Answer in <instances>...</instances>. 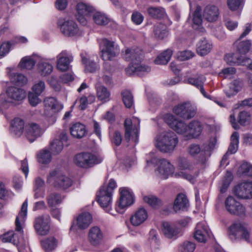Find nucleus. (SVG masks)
<instances>
[{"label": "nucleus", "mask_w": 252, "mask_h": 252, "mask_svg": "<svg viewBox=\"0 0 252 252\" xmlns=\"http://www.w3.org/2000/svg\"><path fill=\"white\" fill-rule=\"evenodd\" d=\"M154 32L157 38L162 39L168 35V32L165 25L158 23L154 26Z\"/></svg>", "instance_id": "nucleus-42"}, {"label": "nucleus", "mask_w": 252, "mask_h": 252, "mask_svg": "<svg viewBox=\"0 0 252 252\" xmlns=\"http://www.w3.org/2000/svg\"><path fill=\"white\" fill-rule=\"evenodd\" d=\"M196 246L195 244L190 241H185L179 247V252H193Z\"/></svg>", "instance_id": "nucleus-56"}, {"label": "nucleus", "mask_w": 252, "mask_h": 252, "mask_svg": "<svg viewBox=\"0 0 252 252\" xmlns=\"http://www.w3.org/2000/svg\"><path fill=\"white\" fill-rule=\"evenodd\" d=\"M123 102L127 108H130L133 104V96L129 91H124L122 93Z\"/></svg>", "instance_id": "nucleus-54"}, {"label": "nucleus", "mask_w": 252, "mask_h": 252, "mask_svg": "<svg viewBox=\"0 0 252 252\" xmlns=\"http://www.w3.org/2000/svg\"><path fill=\"white\" fill-rule=\"evenodd\" d=\"M45 111L47 115H52L62 109V106L53 97H48L44 100Z\"/></svg>", "instance_id": "nucleus-21"}, {"label": "nucleus", "mask_w": 252, "mask_h": 252, "mask_svg": "<svg viewBox=\"0 0 252 252\" xmlns=\"http://www.w3.org/2000/svg\"><path fill=\"white\" fill-rule=\"evenodd\" d=\"M194 238L199 242L205 243L209 237L208 227L203 223H197L194 235Z\"/></svg>", "instance_id": "nucleus-23"}, {"label": "nucleus", "mask_w": 252, "mask_h": 252, "mask_svg": "<svg viewBox=\"0 0 252 252\" xmlns=\"http://www.w3.org/2000/svg\"><path fill=\"white\" fill-rule=\"evenodd\" d=\"M63 147V143L58 139H55L50 143V150L54 155L59 154Z\"/></svg>", "instance_id": "nucleus-53"}, {"label": "nucleus", "mask_w": 252, "mask_h": 252, "mask_svg": "<svg viewBox=\"0 0 252 252\" xmlns=\"http://www.w3.org/2000/svg\"><path fill=\"white\" fill-rule=\"evenodd\" d=\"M213 48L212 42L206 38L200 40L196 45V52L198 55L203 56L210 52Z\"/></svg>", "instance_id": "nucleus-30"}, {"label": "nucleus", "mask_w": 252, "mask_h": 252, "mask_svg": "<svg viewBox=\"0 0 252 252\" xmlns=\"http://www.w3.org/2000/svg\"><path fill=\"white\" fill-rule=\"evenodd\" d=\"M231 239L243 238L249 242V234L246 226L240 222L233 224L229 228Z\"/></svg>", "instance_id": "nucleus-11"}, {"label": "nucleus", "mask_w": 252, "mask_h": 252, "mask_svg": "<svg viewBox=\"0 0 252 252\" xmlns=\"http://www.w3.org/2000/svg\"><path fill=\"white\" fill-rule=\"evenodd\" d=\"M189 206V201L186 196L183 194H179L174 201L173 209L175 212L184 211Z\"/></svg>", "instance_id": "nucleus-35"}, {"label": "nucleus", "mask_w": 252, "mask_h": 252, "mask_svg": "<svg viewBox=\"0 0 252 252\" xmlns=\"http://www.w3.org/2000/svg\"><path fill=\"white\" fill-rule=\"evenodd\" d=\"M147 218L148 213L146 210L141 208L131 217L130 221L133 225L138 226L143 223Z\"/></svg>", "instance_id": "nucleus-26"}, {"label": "nucleus", "mask_w": 252, "mask_h": 252, "mask_svg": "<svg viewBox=\"0 0 252 252\" xmlns=\"http://www.w3.org/2000/svg\"><path fill=\"white\" fill-rule=\"evenodd\" d=\"M92 221V217L88 212L81 214L77 219V225L79 228L86 229L90 225Z\"/></svg>", "instance_id": "nucleus-38"}, {"label": "nucleus", "mask_w": 252, "mask_h": 252, "mask_svg": "<svg viewBox=\"0 0 252 252\" xmlns=\"http://www.w3.org/2000/svg\"><path fill=\"white\" fill-rule=\"evenodd\" d=\"M166 122L169 126L179 134L186 136L188 126L182 121L177 120L173 115H167Z\"/></svg>", "instance_id": "nucleus-14"}, {"label": "nucleus", "mask_w": 252, "mask_h": 252, "mask_svg": "<svg viewBox=\"0 0 252 252\" xmlns=\"http://www.w3.org/2000/svg\"><path fill=\"white\" fill-rule=\"evenodd\" d=\"M40 57L36 55L32 56H26L23 58L19 63V66L21 68L26 69H31L35 65Z\"/></svg>", "instance_id": "nucleus-36"}, {"label": "nucleus", "mask_w": 252, "mask_h": 252, "mask_svg": "<svg viewBox=\"0 0 252 252\" xmlns=\"http://www.w3.org/2000/svg\"><path fill=\"white\" fill-rule=\"evenodd\" d=\"M240 170L245 175L252 177V165L250 164L247 162L243 163Z\"/></svg>", "instance_id": "nucleus-64"}, {"label": "nucleus", "mask_w": 252, "mask_h": 252, "mask_svg": "<svg viewBox=\"0 0 252 252\" xmlns=\"http://www.w3.org/2000/svg\"><path fill=\"white\" fill-rule=\"evenodd\" d=\"M201 7L197 6L194 11L193 18V27L194 29H197L202 23V18L201 15Z\"/></svg>", "instance_id": "nucleus-58"}, {"label": "nucleus", "mask_w": 252, "mask_h": 252, "mask_svg": "<svg viewBox=\"0 0 252 252\" xmlns=\"http://www.w3.org/2000/svg\"><path fill=\"white\" fill-rule=\"evenodd\" d=\"M64 196L58 192L50 193L46 197L48 206L50 207H55L61 204L64 199Z\"/></svg>", "instance_id": "nucleus-40"}, {"label": "nucleus", "mask_w": 252, "mask_h": 252, "mask_svg": "<svg viewBox=\"0 0 252 252\" xmlns=\"http://www.w3.org/2000/svg\"><path fill=\"white\" fill-rule=\"evenodd\" d=\"M46 182L52 185L55 189L63 190L72 185L71 179L59 170L50 171L47 176Z\"/></svg>", "instance_id": "nucleus-2"}, {"label": "nucleus", "mask_w": 252, "mask_h": 252, "mask_svg": "<svg viewBox=\"0 0 252 252\" xmlns=\"http://www.w3.org/2000/svg\"><path fill=\"white\" fill-rule=\"evenodd\" d=\"M151 71V68L145 65H142L140 63L137 64L129 65L126 69V73L128 75H131L133 73H136L138 75H143L145 73L149 72Z\"/></svg>", "instance_id": "nucleus-34"}, {"label": "nucleus", "mask_w": 252, "mask_h": 252, "mask_svg": "<svg viewBox=\"0 0 252 252\" xmlns=\"http://www.w3.org/2000/svg\"><path fill=\"white\" fill-rule=\"evenodd\" d=\"M62 32L66 36H77L81 35L82 32L77 25L73 20H65L62 22H58Z\"/></svg>", "instance_id": "nucleus-8"}, {"label": "nucleus", "mask_w": 252, "mask_h": 252, "mask_svg": "<svg viewBox=\"0 0 252 252\" xmlns=\"http://www.w3.org/2000/svg\"><path fill=\"white\" fill-rule=\"evenodd\" d=\"M37 161L42 164H48L52 159L51 153L46 149L40 150L36 155Z\"/></svg>", "instance_id": "nucleus-47"}, {"label": "nucleus", "mask_w": 252, "mask_h": 252, "mask_svg": "<svg viewBox=\"0 0 252 252\" xmlns=\"http://www.w3.org/2000/svg\"><path fill=\"white\" fill-rule=\"evenodd\" d=\"M71 135L74 138L80 139L87 134L86 126L80 123H76L72 124L69 127Z\"/></svg>", "instance_id": "nucleus-28"}, {"label": "nucleus", "mask_w": 252, "mask_h": 252, "mask_svg": "<svg viewBox=\"0 0 252 252\" xmlns=\"http://www.w3.org/2000/svg\"><path fill=\"white\" fill-rule=\"evenodd\" d=\"M39 94L30 92L28 94V98L30 104L32 106H36L38 104L41 102V100L39 98Z\"/></svg>", "instance_id": "nucleus-61"}, {"label": "nucleus", "mask_w": 252, "mask_h": 252, "mask_svg": "<svg viewBox=\"0 0 252 252\" xmlns=\"http://www.w3.org/2000/svg\"><path fill=\"white\" fill-rule=\"evenodd\" d=\"M81 56L82 62L85 65L86 72L93 73L99 69V65L94 62L87 53L81 54Z\"/></svg>", "instance_id": "nucleus-25"}, {"label": "nucleus", "mask_w": 252, "mask_h": 252, "mask_svg": "<svg viewBox=\"0 0 252 252\" xmlns=\"http://www.w3.org/2000/svg\"><path fill=\"white\" fill-rule=\"evenodd\" d=\"M148 12L150 16L155 19H161L165 15V11L162 8L151 7L148 8Z\"/></svg>", "instance_id": "nucleus-51"}, {"label": "nucleus", "mask_w": 252, "mask_h": 252, "mask_svg": "<svg viewBox=\"0 0 252 252\" xmlns=\"http://www.w3.org/2000/svg\"><path fill=\"white\" fill-rule=\"evenodd\" d=\"M50 217L48 214H44L35 218L33 221V227L37 235H47L50 229Z\"/></svg>", "instance_id": "nucleus-6"}, {"label": "nucleus", "mask_w": 252, "mask_h": 252, "mask_svg": "<svg viewBox=\"0 0 252 252\" xmlns=\"http://www.w3.org/2000/svg\"><path fill=\"white\" fill-rule=\"evenodd\" d=\"M178 143V139L172 131H164L160 134L156 140L155 145L161 152L172 153Z\"/></svg>", "instance_id": "nucleus-1"}, {"label": "nucleus", "mask_w": 252, "mask_h": 252, "mask_svg": "<svg viewBox=\"0 0 252 252\" xmlns=\"http://www.w3.org/2000/svg\"><path fill=\"white\" fill-rule=\"evenodd\" d=\"M120 198L116 207L117 212L122 214L123 209L131 205L133 203V196L129 189L122 188L120 189Z\"/></svg>", "instance_id": "nucleus-7"}, {"label": "nucleus", "mask_w": 252, "mask_h": 252, "mask_svg": "<svg viewBox=\"0 0 252 252\" xmlns=\"http://www.w3.org/2000/svg\"><path fill=\"white\" fill-rule=\"evenodd\" d=\"M173 111L177 115L185 119H190L193 118L196 112V108L194 105L189 102L185 103L176 106Z\"/></svg>", "instance_id": "nucleus-10"}, {"label": "nucleus", "mask_w": 252, "mask_h": 252, "mask_svg": "<svg viewBox=\"0 0 252 252\" xmlns=\"http://www.w3.org/2000/svg\"><path fill=\"white\" fill-rule=\"evenodd\" d=\"M11 103L22 101L26 96V92L23 89L14 87H9L6 92Z\"/></svg>", "instance_id": "nucleus-22"}, {"label": "nucleus", "mask_w": 252, "mask_h": 252, "mask_svg": "<svg viewBox=\"0 0 252 252\" xmlns=\"http://www.w3.org/2000/svg\"><path fill=\"white\" fill-rule=\"evenodd\" d=\"M251 44L250 40H245L243 41H237L235 43L237 49V52L239 54H245L249 51Z\"/></svg>", "instance_id": "nucleus-50"}, {"label": "nucleus", "mask_w": 252, "mask_h": 252, "mask_svg": "<svg viewBox=\"0 0 252 252\" xmlns=\"http://www.w3.org/2000/svg\"><path fill=\"white\" fill-rule=\"evenodd\" d=\"M97 98L103 103L110 99V93L107 89L103 86L97 85L96 86Z\"/></svg>", "instance_id": "nucleus-41"}, {"label": "nucleus", "mask_w": 252, "mask_h": 252, "mask_svg": "<svg viewBox=\"0 0 252 252\" xmlns=\"http://www.w3.org/2000/svg\"><path fill=\"white\" fill-rule=\"evenodd\" d=\"M250 114L245 111H241L238 115V123L242 126H246L251 121Z\"/></svg>", "instance_id": "nucleus-57"}, {"label": "nucleus", "mask_w": 252, "mask_h": 252, "mask_svg": "<svg viewBox=\"0 0 252 252\" xmlns=\"http://www.w3.org/2000/svg\"><path fill=\"white\" fill-rule=\"evenodd\" d=\"M172 55V50L167 49L157 57L155 63L157 64H165L169 62Z\"/></svg>", "instance_id": "nucleus-46"}, {"label": "nucleus", "mask_w": 252, "mask_h": 252, "mask_svg": "<svg viewBox=\"0 0 252 252\" xmlns=\"http://www.w3.org/2000/svg\"><path fill=\"white\" fill-rule=\"evenodd\" d=\"M101 57L104 61L112 60L119 53L118 46L114 42L104 38L100 44Z\"/></svg>", "instance_id": "nucleus-5"}, {"label": "nucleus", "mask_w": 252, "mask_h": 252, "mask_svg": "<svg viewBox=\"0 0 252 252\" xmlns=\"http://www.w3.org/2000/svg\"><path fill=\"white\" fill-rule=\"evenodd\" d=\"M10 103L11 100L7 97L6 93L0 94V110L7 108Z\"/></svg>", "instance_id": "nucleus-63"}, {"label": "nucleus", "mask_w": 252, "mask_h": 252, "mask_svg": "<svg viewBox=\"0 0 252 252\" xmlns=\"http://www.w3.org/2000/svg\"><path fill=\"white\" fill-rule=\"evenodd\" d=\"M24 127V121L19 118H16L11 122L10 131L15 136L19 137L23 133Z\"/></svg>", "instance_id": "nucleus-37"}, {"label": "nucleus", "mask_w": 252, "mask_h": 252, "mask_svg": "<svg viewBox=\"0 0 252 252\" xmlns=\"http://www.w3.org/2000/svg\"><path fill=\"white\" fill-rule=\"evenodd\" d=\"M140 120L136 117H133L132 120L126 119L125 121V137L127 141H129L131 136V129L133 125L135 126L136 125H138V128L139 127Z\"/></svg>", "instance_id": "nucleus-39"}, {"label": "nucleus", "mask_w": 252, "mask_h": 252, "mask_svg": "<svg viewBox=\"0 0 252 252\" xmlns=\"http://www.w3.org/2000/svg\"><path fill=\"white\" fill-rule=\"evenodd\" d=\"M76 17L77 19L81 24L86 25L87 21L85 17L93 12L94 8L87 3L80 2L76 5Z\"/></svg>", "instance_id": "nucleus-17"}, {"label": "nucleus", "mask_w": 252, "mask_h": 252, "mask_svg": "<svg viewBox=\"0 0 252 252\" xmlns=\"http://www.w3.org/2000/svg\"><path fill=\"white\" fill-rule=\"evenodd\" d=\"M37 70L42 76L49 75L53 71V66L44 59L40 57L37 62Z\"/></svg>", "instance_id": "nucleus-29"}, {"label": "nucleus", "mask_w": 252, "mask_h": 252, "mask_svg": "<svg viewBox=\"0 0 252 252\" xmlns=\"http://www.w3.org/2000/svg\"><path fill=\"white\" fill-rule=\"evenodd\" d=\"M144 202L149 204L153 207H157L161 204L160 201L156 197L150 195L146 196L143 197Z\"/></svg>", "instance_id": "nucleus-60"}, {"label": "nucleus", "mask_w": 252, "mask_h": 252, "mask_svg": "<svg viewBox=\"0 0 252 252\" xmlns=\"http://www.w3.org/2000/svg\"><path fill=\"white\" fill-rule=\"evenodd\" d=\"M123 57L126 61L130 62L129 65L137 64L141 63L142 52L138 48H127L125 51Z\"/></svg>", "instance_id": "nucleus-16"}, {"label": "nucleus", "mask_w": 252, "mask_h": 252, "mask_svg": "<svg viewBox=\"0 0 252 252\" xmlns=\"http://www.w3.org/2000/svg\"><path fill=\"white\" fill-rule=\"evenodd\" d=\"M89 239L93 245L100 244L103 239V234L100 229L97 226L91 228L89 230Z\"/></svg>", "instance_id": "nucleus-33"}, {"label": "nucleus", "mask_w": 252, "mask_h": 252, "mask_svg": "<svg viewBox=\"0 0 252 252\" xmlns=\"http://www.w3.org/2000/svg\"><path fill=\"white\" fill-rule=\"evenodd\" d=\"M218 8L212 5H207L204 10L203 17L209 22H214L217 20L219 15Z\"/></svg>", "instance_id": "nucleus-27"}, {"label": "nucleus", "mask_w": 252, "mask_h": 252, "mask_svg": "<svg viewBox=\"0 0 252 252\" xmlns=\"http://www.w3.org/2000/svg\"><path fill=\"white\" fill-rule=\"evenodd\" d=\"M202 126L197 121H192L187 126L186 136L188 137L196 138L202 132Z\"/></svg>", "instance_id": "nucleus-24"}, {"label": "nucleus", "mask_w": 252, "mask_h": 252, "mask_svg": "<svg viewBox=\"0 0 252 252\" xmlns=\"http://www.w3.org/2000/svg\"><path fill=\"white\" fill-rule=\"evenodd\" d=\"M162 230L168 238L176 236L180 233V229L174 224H171L169 222L164 221L162 223Z\"/></svg>", "instance_id": "nucleus-31"}, {"label": "nucleus", "mask_w": 252, "mask_h": 252, "mask_svg": "<svg viewBox=\"0 0 252 252\" xmlns=\"http://www.w3.org/2000/svg\"><path fill=\"white\" fill-rule=\"evenodd\" d=\"M42 133V129L36 123H29L25 126V134L27 139L30 142H33L38 137L41 136Z\"/></svg>", "instance_id": "nucleus-15"}, {"label": "nucleus", "mask_w": 252, "mask_h": 252, "mask_svg": "<svg viewBox=\"0 0 252 252\" xmlns=\"http://www.w3.org/2000/svg\"><path fill=\"white\" fill-rule=\"evenodd\" d=\"M45 89V84L44 82L43 81H39L32 86V92L37 94L40 95L44 92Z\"/></svg>", "instance_id": "nucleus-62"}, {"label": "nucleus", "mask_w": 252, "mask_h": 252, "mask_svg": "<svg viewBox=\"0 0 252 252\" xmlns=\"http://www.w3.org/2000/svg\"><path fill=\"white\" fill-rule=\"evenodd\" d=\"M224 60L229 65L237 64L247 66L252 62L249 58L240 56L237 52L235 53L227 54L224 57Z\"/></svg>", "instance_id": "nucleus-19"}, {"label": "nucleus", "mask_w": 252, "mask_h": 252, "mask_svg": "<svg viewBox=\"0 0 252 252\" xmlns=\"http://www.w3.org/2000/svg\"><path fill=\"white\" fill-rule=\"evenodd\" d=\"M28 201L27 200L23 203L21 210L17 216L15 221V230L22 236L23 234V228L25 226L27 216Z\"/></svg>", "instance_id": "nucleus-13"}, {"label": "nucleus", "mask_w": 252, "mask_h": 252, "mask_svg": "<svg viewBox=\"0 0 252 252\" xmlns=\"http://www.w3.org/2000/svg\"><path fill=\"white\" fill-rule=\"evenodd\" d=\"M42 248L46 252H51L57 246V241L54 237H51L41 241Z\"/></svg>", "instance_id": "nucleus-45"}, {"label": "nucleus", "mask_w": 252, "mask_h": 252, "mask_svg": "<svg viewBox=\"0 0 252 252\" xmlns=\"http://www.w3.org/2000/svg\"><path fill=\"white\" fill-rule=\"evenodd\" d=\"M238 143L239 134L237 132H234L231 136V143L227 152L230 154L236 153L238 149Z\"/></svg>", "instance_id": "nucleus-49"}, {"label": "nucleus", "mask_w": 252, "mask_h": 252, "mask_svg": "<svg viewBox=\"0 0 252 252\" xmlns=\"http://www.w3.org/2000/svg\"><path fill=\"white\" fill-rule=\"evenodd\" d=\"M178 166L181 169L192 170L194 168L195 163L190 161L187 158L179 157L177 159Z\"/></svg>", "instance_id": "nucleus-48"}, {"label": "nucleus", "mask_w": 252, "mask_h": 252, "mask_svg": "<svg viewBox=\"0 0 252 252\" xmlns=\"http://www.w3.org/2000/svg\"><path fill=\"white\" fill-rule=\"evenodd\" d=\"M112 194L110 192H107L103 189H100L97 193V200L100 206L106 212L114 215L110 212V207L112 203Z\"/></svg>", "instance_id": "nucleus-20"}, {"label": "nucleus", "mask_w": 252, "mask_h": 252, "mask_svg": "<svg viewBox=\"0 0 252 252\" xmlns=\"http://www.w3.org/2000/svg\"><path fill=\"white\" fill-rule=\"evenodd\" d=\"M225 207L226 210L231 214L239 216H244L245 215L246 209L245 207L231 196H229L226 198Z\"/></svg>", "instance_id": "nucleus-9"}, {"label": "nucleus", "mask_w": 252, "mask_h": 252, "mask_svg": "<svg viewBox=\"0 0 252 252\" xmlns=\"http://www.w3.org/2000/svg\"><path fill=\"white\" fill-rule=\"evenodd\" d=\"M233 178L232 174L230 172L227 171L222 182V185L221 187L220 191L221 193H224L229 186L230 182Z\"/></svg>", "instance_id": "nucleus-59"}, {"label": "nucleus", "mask_w": 252, "mask_h": 252, "mask_svg": "<svg viewBox=\"0 0 252 252\" xmlns=\"http://www.w3.org/2000/svg\"><path fill=\"white\" fill-rule=\"evenodd\" d=\"M3 242H10L14 245H19L21 240L17 238V234L13 231H9L0 237Z\"/></svg>", "instance_id": "nucleus-44"}, {"label": "nucleus", "mask_w": 252, "mask_h": 252, "mask_svg": "<svg viewBox=\"0 0 252 252\" xmlns=\"http://www.w3.org/2000/svg\"><path fill=\"white\" fill-rule=\"evenodd\" d=\"M102 161V158L89 153H81L76 155L74 158L75 164L80 167L88 168Z\"/></svg>", "instance_id": "nucleus-3"}, {"label": "nucleus", "mask_w": 252, "mask_h": 252, "mask_svg": "<svg viewBox=\"0 0 252 252\" xmlns=\"http://www.w3.org/2000/svg\"><path fill=\"white\" fill-rule=\"evenodd\" d=\"M147 162L156 163L158 167L156 170V173L158 176L163 179H166L168 176L172 175L174 172V167L170 162L164 158L157 159L152 158L150 160H146Z\"/></svg>", "instance_id": "nucleus-4"}, {"label": "nucleus", "mask_w": 252, "mask_h": 252, "mask_svg": "<svg viewBox=\"0 0 252 252\" xmlns=\"http://www.w3.org/2000/svg\"><path fill=\"white\" fill-rule=\"evenodd\" d=\"M57 67L62 71H67L69 64L73 61L72 56L66 51H62L57 56Z\"/></svg>", "instance_id": "nucleus-18"}, {"label": "nucleus", "mask_w": 252, "mask_h": 252, "mask_svg": "<svg viewBox=\"0 0 252 252\" xmlns=\"http://www.w3.org/2000/svg\"><path fill=\"white\" fill-rule=\"evenodd\" d=\"M93 20L98 25H105L109 22V19L106 15L100 12H96L94 13Z\"/></svg>", "instance_id": "nucleus-52"}, {"label": "nucleus", "mask_w": 252, "mask_h": 252, "mask_svg": "<svg viewBox=\"0 0 252 252\" xmlns=\"http://www.w3.org/2000/svg\"><path fill=\"white\" fill-rule=\"evenodd\" d=\"M205 81V78L203 75H197L194 77H189L188 79V83L195 86L200 90L201 93L205 97H208V94L205 92L203 85Z\"/></svg>", "instance_id": "nucleus-32"}, {"label": "nucleus", "mask_w": 252, "mask_h": 252, "mask_svg": "<svg viewBox=\"0 0 252 252\" xmlns=\"http://www.w3.org/2000/svg\"><path fill=\"white\" fill-rule=\"evenodd\" d=\"M11 80L18 86H23L28 82L27 77L20 73H13L11 76Z\"/></svg>", "instance_id": "nucleus-55"}, {"label": "nucleus", "mask_w": 252, "mask_h": 252, "mask_svg": "<svg viewBox=\"0 0 252 252\" xmlns=\"http://www.w3.org/2000/svg\"><path fill=\"white\" fill-rule=\"evenodd\" d=\"M243 83L242 80L240 79L234 80L230 84L229 90L225 93L227 96L231 97L236 94L242 88Z\"/></svg>", "instance_id": "nucleus-43"}, {"label": "nucleus", "mask_w": 252, "mask_h": 252, "mask_svg": "<svg viewBox=\"0 0 252 252\" xmlns=\"http://www.w3.org/2000/svg\"><path fill=\"white\" fill-rule=\"evenodd\" d=\"M234 191L240 198H252V182H245L239 184L235 187Z\"/></svg>", "instance_id": "nucleus-12"}]
</instances>
